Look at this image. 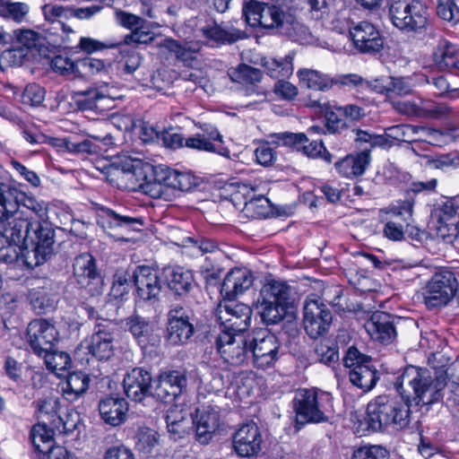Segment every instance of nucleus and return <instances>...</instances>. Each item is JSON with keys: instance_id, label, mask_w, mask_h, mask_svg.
<instances>
[{"instance_id": "f257e3e1", "label": "nucleus", "mask_w": 459, "mask_h": 459, "mask_svg": "<svg viewBox=\"0 0 459 459\" xmlns=\"http://www.w3.org/2000/svg\"><path fill=\"white\" fill-rule=\"evenodd\" d=\"M48 204L28 195L14 185L0 182V221L4 222L3 236L21 239L27 227L47 221Z\"/></svg>"}, {"instance_id": "f03ea898", "label": "nucleus", "mask_w": 459, "mask_h": 459, "mask_svg": "<svg viewBox=\"0 0 459 459\" xmlns=\"http://www.w3.org/2000/svg\"><path fill=\"white\" fill-rule=\"evenodd\" d=\"M242 13L246 22L251 27L259 25L301 45L313 42V35L308 28L280 6L252 0L244 5Z\"/></svg>"}, {"instance_id": "7ed1b4c3", "label": "nucleus", "mask_w": 459, "mask_h": 459, "mask_svg": "<svg viewBox=\"0 0 459 459\" xmlns=\"http://www.w3.org/2000/svg\"><path fill=\"white\" fill-rule=\"evenodd\" d=\"M446 377L444 374L435 376L427 368L408 366L396 377L395 390L402 398L414 402L416 405H431L443 400Z\"/></svg>"}, {"instance_id": "20e7f679", "label": "nucleus", "mask_w": 459, "mask_h": 459, "mask_svg": "<svg viewBox=\"0 0 459 459\" xmlns=\"http://www.w3.org/2000/svg\"><path fill=\"white\" fill-rule=\"evenodd\" d=\"M411 401H398L389 395H378L367 406L368 427L374 431L401 430L411 421Z\"/></svg>"}, {"instance_id": "39448f33", "label": "nucleus", "mask_w": 459, "mask_h": 459, "mask_svg": "<svg viewBox=\"0 0 459 459\" xmlns=\"http://www.w3.org/2000/svg\"><path fill=\"white\" fill-rule=\"evenodd\" d=\"M388 4L392 23L400 30L421 34L430 25L428 8L420 0H389Z\"/></svg>"}, {"instance_id": "423d86ee", "label": "nucleus", "mask_w": 459, "mask_h": 459, "mask_svg": "<svg viewBox=\"0 0 459 459\" xmlns=\"http://www.w3.org/2000/svg\"><path fill=\"white\" fill-rule=\"evenodd\" d=\"M56 230L47 221H37L27 227L21 239L5 238L15 244L22 243L24 249L30 250L36 266L45 263L55 252Z\"/></svg>"}, {"instance_id": "0eeeda50", "label": "nucleus", "mask_w": 459, "mask_h": 459, "mask_svg": "<svg viewBox=\"0 0 459 459\" xmlns=\"http://www.w3.org/2000/svg\"><path fill=\"white\" fill-rule=\"evenodd\" d=\"M101 10V6L92 4L87 7H76L55 3L46 4L41 7L42 14L46 22L52 25L56 30H60L63 43L70 41L69 35L74 30L67 22L72 18L79 20L90 19Z\"/></svg>"}, {"instance_id": "6e6552de", "label": "nucleus", "mask_w": 459, "mask_h": 459, "mask_svg": "<svg viewBox=\"0 0 459 459\" xmlns=\"http://www.w3.org/2000/svg\"><path fill=\"white\" fill-rule=\"evenodd\" d=\"M343 363L345 368H349V378L353 385L363 392H368L375 387L379 374L370 357L351 347L343 359Z\"/></svg>"}, {"instance_id": "1a4fd4ad", "label": "nucleus", "mask_w": 459, "mask_h": 459, "mask_svg": "<svg viewBox=\"0 0 459 459\" xmlns=\"http://www.w3.org/2000/svg\"><path fill=\"white\" fill-rule=\"evenodd\" d=\"M328 395L316 389H299L293 401L297 425L327 421L324 411L323 401Z\"/></svg>"}, {"instance_id": "9d476101", "label": "nucleus", "mask_w": 459, "mask_h": 459, "mask_svg": "<svg viewBox=\"0 0 459 459\" xmlns=\"http://www.w3.org/2000/svg\"><path fill=\"white\" fill-rule=\"evenodd\" d=\"M132 281L135 287L136 303L153 305L160 301L162 282L158 269L148 265L136 266L132 274Z\"/></svg>"}, {"instance_id": "9b49d317", "label": "nucleus", "mask_w": 459, "mask_h": 459, "mask_svg": "<svg viewBox=\"0 0 459 459\" xmlns=\"http://www.w3.org/2000/svg\"><path fill=\"white\" fill-rule=\"evenodd\" d=\"M215 343L221 357L230 365L239 366L250 359L249 333L222 331Z\"/></svg>"}, {"instance_id": "f8f14e48", "label": "nucleus", "mask_w": 459, "mask_h": 459, "mask_svg": "<svg viewBox=\"0 0 459 459\" xmlns=\"http://www.w3.org/2000/svg\"><path fill=\"white\" fill-rule=\"evenodd\" d=\"M250 359L255 368L265 369L278 360L280 343L277 337L266 330L249 333Z\"/></svg>"}, {"instance_id": "ddd939ff", "label": "nucleus", "mask_w": 459, "mask_h": 459, "mask_svg": "<svg viewBox=\"0 0 459 459\" xmlns=\"http://www.w3.org/2000/svg\"><path fill=\"white\" fill-rule=\"evenodd\" d=\"M97 223L106 234L117 240H125L127 233L140 231L143 227L142 218L122 215L105 207L100 209Z\"/></svg>"}, {"instance_id": "4468645a", "label": "nucleus", "mask_w": 459, "mask_h": 459, "mask_svg": "<svg viewBox=\"0 0 459 459\" xmlns=\"http://www.w3.org/2000/svg\"><path fill=\"white\" fill-rule=\"evenodd\" d=\"M186 369H166L153 379L152 397L163 403H170L186 392Z\"/></svg>"}, {"instance_id": "2eb2a0df", "label": "nucleus", "mask_w": 459, "mask_h": 459, "mask_svg": "<svg viewBox=\"0 0 459 459\" xmlns=\"http://www.w3.org/2000/svg\"><path fill=\"white\" fill-rule=\"evenodd\" d=\"M457 287V281L452 272L444 271L435 273L425 289L426 306L437 307L446 305L455 295Z\"/></svg>"}, {"instance_id": "dca6fc26", "label": "nucleus", "mask_w": 459, "mask_h": 459, "mask_svg": "<svg viewBox=\"0 0 459 459\" xmlns=\"http://www.w3.org/2000/svg\"><path fill=\"white\" fill-rule=\"evenodd\" d=\"M331 311L316 295L309 296L304 304L303 325L306 333L316 339L327 333L332 322Z\"/></svg>"}, {"instance_id": "f3484780", "label": "nucleus", "mask_w": 459, "mask_h": 459, "mask_svg": "<svg viewBox=\"0 0 459 459\" xmlns=\"http://www.w3.org/2000/svg\"><path fill=\"white\" fill-rule=\"evenodd\" d=\"M112 91L113 89L107 83L76 91L74 93L75 106L82 111L104 112L111 108L112 102L117 98Z\"/></svg>"}, {"instance_id": "a211bd4d", "label": "nucleus", "mask_w": 459, "mask_h": 459, "mask_svg": "<svg viewBox=\"0 0 459 459\" xmlns=\"http://www.w3.org/2000/svg\"><path fill=\"white\" fill-rule=\"evenodd\" d=\"M73 267L74 276L81 288L87 290L92 296L102 292V278L91 254L83 253L77 255Z\"/></svg>"}, {"instance_id": "6ab92c4d", "label": "nucleus", "mask_w": 459, "mask_h": 459, "mask_svg": "<svg viewBox=\"0 0 459 459\" xmlns=\"http://www.w3.org/2000/svg\"><path fill=\"white\" fill-rule=\"evenodd\" d=\"M216 317L220 322L221 333H245L251 322L252 309L243 303L220 306L216 311Z\"/></svg>"}, {"instance_id": "aec40b11", "label": "nucleus", "mask_w": 459, "mask_h": 459, "mask_svg": "<svg viewBox=\"0 0 459 459\" xmlns=\"http://www.w3.org/2000/svg\"><path fill=\"white\" fill-rule=\"evenodd\" d=\"M30 345L39 356L52 351L58 341V332L55 325L46 319L31 321L27 327Z\"/></svg>"}, {"instance_id": "412c9836", "label": "nucleus", "mask_w": 459, "mask_h": 459, "mask_svg": "<svg viewBox=\"0 0 459 459\" xmlns=\"http://www.w3.org/2000/svg\"><path fill=\"white\" fill-rule=\"evenodd\" d=\"M392 107L399 114L418 118H442L451 113L449 107L429 100H421L420 103L410 100L392 101Z\"/></svg>"}, {"instance_id": "4be33fe9", "label": "nucleus", "mask_w": 459, "mask_h": 459, "mask_svg": "<svg viewBox=\"0 0 459 459\" xmlns=\"http://www.w3.org/2000/svg\"><path fill=\"white\" fill-rule=\"evenodd\" d=\"M152 374L143 368L136 367L125 375L124 392L130 400L142 403L145 398L152 397Z\"/></svg>"}, {"instance_id": "5701e85b", "label": "nucleus", "mask_w": 459, "mask_h": 459, "mask_svg": "<svg viewBox=\"0 0 459 459\" xmlns=\"http://www.w3.org/2000/svg\"><path fill=\"white\" fill-rule=\"evenodd\" d=\"M195 328L190 322L189 312L181 306L170 309L168 314L166 338L170 344L179 345L187 342L193 336Z\"/></svg>"}, {"instance_id": "b1692460", "label": "nucleus", "mask_w": 459, "mask_h": 459, "mask_svg": "<svg viewBox=\"0 0 459 459\" xmlns=\"http://www.w3.org/2000/svg\"><path fill=\"white\" fill-rule=\"evenodd\" d=\"M114 325L102 319L94 326L88 350L99 360H108L114 355Z\"/></svg>"}, {"instance_id": "393cba45", "label": "nucleus", "mask_w": 459, "mask_h": 459, "mask_svg": "<svg viewBox=\"0 0 459 459\" xmlns=\"http://www.w3.org/2000/svg\"><path fill=\"white\" fill-rule=\"evenodd\" d=\"M354 47L361 53L374 54L384 48V37L378 29L368 22H360L350 29Z\"/></svg>"}, {"instance_id": "a878e982", "label": "nucleus", "mask_w": 459, "mask_h": 459, "mask_svg": "<svg viewBox=\"0 0 459 459\" xmlns=\"http://www.w3.org/2000/svg\"><path fill=\"white\" fill-rule=\"evenodd\" d=\"M437 222V234L446 239L456 236L459 226V204L453 199H448L435 208L431 213Z\"/></svg>"}, {"instance_id": "bb28decb", "label": "nucleus", "mask_w": 459, "mask_h": 459, "mask_svg": "<svg viewBox=\"0 0 459 459\" xmlns=\"http://www.w3.org/2000/svg\"><path fill=\"white\" fill-rule=\"evenodd\" d=\"M262 443L260 429L253 421L240 426L233 437V448L242 457L256 455L261 450Z\"/></svg>"}, {"instance_id": "cd10ccee", "label": "nucleus", "mask_w": 459, "mask_h": 459, "mask_svg": "<svg viewBox=\"0 0 459 459\" xmlns=\"http://www.w3.org/2000/svg\"><path fill=\"white\" fill-rule=\"evenodd\" d=\"M365 330L372 340L387 345L397 336L394 317L385 312L376 311L364 324Z\"/></svg>"}, {"instance_id": "c85d7f7f", "label": "nucleus", "mask_w": 459, "mask_h": 459, "mask_svg": "<svg viewBox=\"0 0 459 459\" xmlns=\"http://www.w3.org/2000/svg\"><path fill=\"white\" fill-rule=\"evenodd\" d=\"M272 142L278 145L301 148L303 152L309 158H318L325 151L322 141L312 140L308 144L307 134L304 133L282 132L270 135Z\"/></svg>"}, {"instance_id": "c756f323", "label": "nucleus", "mask_w": 459, "mask_h": 459, "mask_svg": "<svg viewBox=\"0 0 459 459\" xmlns=\"http://www.w3.org/2000/svg\"><path fill=\"white\" fill-rule=\"evenodd\" d=\"M431 60L437 70L453 71L458 67L459 48L446 39L441 38L433 48Z\"/></svg>"}, {"instance_id": "7c9ffc66", "label": "nucleus", "mask_w": 459, "mask_h": 459, "mask_svg": "<svg viewBox=\"0 0 459 459\" xmlns=\"http://www.w3.org/2000/svg\"><path fill=\"white\" fill-rule=\"evenodd\" d=\"M252 284L253 277L249 271L245 268H235L225 276L221 283V292L226 299L232 300L238 295L248 290Z\"/></svg>"}, {"instance_id": "2f4dec72", "label": "nucleus", "mask_w": 459, "mask_h": 459, "mask_svg": "<svg viewBox=\"0 0 459 459\" xmlns=\"http://www.w3.org/2000/svg\"><path fill=\"white\" fill-rule=\"evenodd\" d=\"M192 423L195 427V435L198 442L207 444L219 428V412L212 407L196 410V416L192 420Z\"/></svg>"}, {"instance_id": "473e14b6", "label": "nucleus", "mask_w": 459, "mask_h": 459, "mask_svg": "<svg viewBox=\"0 0 459 459\" xmlns=\"http://www.w3.org/2000/svg\"><path fill=\"white\" fill-rule=\"evenodd\" d=\"M157 180L169 188L179 191H190L197 186V178L190 172H180L168 167H158Z\"/></svg>"}, {"instance_id": "72a5a7b5", "label": "nucleus", "mask_w": 459, "mask_h": 459, "mask_svg": "<svg viewBox=\"0 0 459 459\" xmlns=\"http://www.w3.org/2000/svg\"><path fill=\"white\" fill-rule=\"evenodd\" d=\"M371 160L369 150L365 149L356 154H350L335 162L339 174L346 178H354L365 173Z\"/></svg>"}, {"instance_id": "f704fd0d", "label": "nucleus", "mask_w": 459, "mask_h": 459, "mask_svg": "<svg viewBox=\"0 0 459 459\" xmlns=\"http://www.w3.org/2000/svg\"><path fill=\"white\" fill-rule=\"evenodd\" d=\"M99 411L101 419L115 427L125 420L128 404L124 398L109 396L100 400Z\"/></svg>"}, {"instance_id": "c9c22d12", "label": "nucleus", "mask_w": 459, "mask_h": 459, "mask_svg": "<svg viewBox=\"0 0 459 459\" xmlns=\"http://www.w3.org/2000/svg\"><path fill=\"white\" fill-rule=\"evenodd\" d=\"M201 30L207 39L220 44H232L246 37L243 30L229 23L218 24L214 22L204 26Z\"/></svg>"}, {"instance_id": "e433bc0d", "label": "nucleus", "mask_w": 459, "mask_h": 459, "mask_svg": "<svg viewBox=\"0 0 459 459\" xmlns=\"http://www.w3.org/2000/svg\"><path fill=\"white\" fill-rule=\"evenodd\" d=\"M158 47L173 54L177 61L183 63L186 66H192L196 60L198 48L191 42L166 38L158 44Z\"/></svg>"}, {"instance_id": "4c0bfd02", "label": "nucleus", "mask_w": 459, "mask_h": 459, "mask_svg": "<svg viewBox=\"0 0 459 459\" xmlns=\"http://www.w3.org/2000/svg\"><path fill=\"white\" fill-rule=\"evenodd\" d=\"M162 273L168 287L178 295L188 293L193 286V274L183 267L169 266L163 269Z\"/></svg>"}, {"instance_id": "58836bf2", "label": "nucleus", "mask_w": 459, "mask_h": 459, "mask_svg": "<svg viewBox=\"0 0 459 459\" xmlns=\"http://www.w3.org/2000/svg\"><path fill=\"white\" fill-rule=\"evenodd\" d=\"M10 245L0 251V262L12 264L14 268H33L36 266L30 250L24 249L22 243L15 244L7 239Z\"/></svg>"}, {"instance_id": "ea45409f", "label": "nucleus", "mask_w": 459, "mask_h": 459, "mask_svg": "<svg viewBox=\"0 0 459 459\" xmlns=\"http://www.w3.org/2000/svg\"><path fill=\"white\" fill-rule=\"evenodd\" d=\"M291 293L292 289L287 282L273 280L263 285L259 296L278 303L287 310L290 304Z\"/></svg>"}, {"instance_id": "a19ab883", "label": "nucleus", "mask_w": 459, "mask_h": 459, "mask_svg": "<svg viewBox=\"0 0 459 459\" xmlns=\"http://www.w3.org/2000/svg\"><path fill=\"white\" fill-rule=\"evenodd\" d=\"M125 326L137 342L143 345L150 341L154 332V325L148 318L136 313L125 319Z\"/></svg>"}, {"instance_id": "79ce46f5", "label": "nucleus", "mask_w": 459, "mask_h": 459, "mask_svg": "<svg viewBox=\"0 0 459 459\" xmlns=\"http://www.w3.org/2000/svg\"><path fill=\"white\" fill-rule=\"evenodd\" d=\"M293 53L281 58L265 57L262 59V65L269 76L279 81L287 79L293 74Z\"/></svg>"}, {"instance_id": "37998d69", "label": "nucleus", "mask_w": 459, "mask_h": 459, "mask_svg": "<svg viewBox=\"0 0 459 459\" xmlns=\"http://www.w3.org/2000/svg\"><path fill=\"white\" fill-rule=\"evenodd\" d=\"M90 384V377L82 371H74L68 375L62 387L63 395L69 402L76 401L86 393Z\"/></svg>"}, {"instance_id": "c03bdc74", "label": "nucleus", "mask_w": 459, "mask_h": 459, "mask_svg": "<svg viewBox=\"0 0 459 459\" xmlns=\"http://www.w3.org/2000/svg\"><path fill=\"white\" fill-rule=\"evenodd\" d=\"M300 82L315 91H327L334 85V78L316 70L302 69L298 72Z\"/></svg>"}, {"instance_id": "a18cd8bd", "label": "nucleus", "mask_w": 459, "mask_h": 459, "mask_svg": "<svg viewBox=\"0 0 459 459\" xmlns=\"http://www.w3.org/2000/svg\"><path fill=\"white\" fill-rule=\"evenodd\" d=\"M257 308L262 321L266 325L280 323L287 313V310L278 305V303L261 296H259L257 300Z\"/></svg>"}, {"instance_id": "49530a36", "label": "nucleus", "mask_w": 459, "mask_h": 459, "mask_svg": "<svg viewBox=\"0 0 459 459\" xmlns=\"http://www.w3.org/2000/svg\"><path fill=\"white\" fill-rule=\"evenodd\" d=\"M28 299L37 314H44L55 307L56 299L46 287L30 290Z\"/></svg>"}, {"instance_id": "de8ad7c7", "label": "nucleus", "mask_w": 459, "mask_h": 459, "mask_svg": "<svg viewBox=\"0 0 459 459\" xmlns=\"http://www.w3.org/2000/svg\"><path fill=\"white\" fill-rule=\"evenodd\" d=\"M53 435V429L48 428L45 422L33 426L30 437L35 449L39 455L54 446Z\"/></svg>"}, {"instance_id": "09e8293b", "label": "nucleus", "mask_w": 459, "mask_h": 459, "mask_svg": "<svg viewBox=\"0 0 459 459\" xmlns=\"http://www.w3.org/2000/svg\"><path fill=\"white\" fill-rule=\"evenodd\" d=\"M428 129L423 126H416L412 125H397L386 129V135L400 142H417L420 141L419 134L426 132Z\"/></svg>"}, {"instance_id": "8fccbe9b", "label": "nucleus", "mask_w": 459, "mask_h": 459, "mask_svg": "<svg viewBox=\"0 0 459 459\" xmlns=\"http://www.w3.org/2000/svg\"><path fill=\"white\" fill-rule=\"evenodd\" d=\"M186 411L179 405L171 406L166 413L167 428L170 433L185 434L186 430V421H188Z\"/></svg>"}, {"instance_id": "3c124183", "label": "nucleus", "mask_w": 459, "mask_h": 459, "mask_svg": "<svg viewBox=\"0 0 459 459\" xmlns=\"http://www.w3.org/2000/svg\"><path fill=\"white\" fill-rule=\"evenodd\" d=\"M230 79L237 82L255 84L262 79V72L258 68L242 64L229 71Z\"/></svg>"}, {"instance_id": "603ef678", "label": "nucleus", "mask_w": 459, "mask_h": 459, "mask_svg": "<svg viewBox=\"0 0 459 459\" xmlns=\"http://www.w3.org/2000/svg\"><path fill=\"white\" fill-rule=\"evenodd\" d=\"M50 66L54 72L63 76L72 78L81 77L78 61L74 62L68 56L61 55L54 56L50 62Z\"/></svg>"}, {"instance_id": "864d4df0", "label": "nucleus", "mask_w": 459, "mask_h": 459, "mask_svg": "<svg viewBox=\"0 0 459 459\" xmlns=\"http://www.w3.org/2000/svg\"><path fill=\"white\" fill-rule=\"evenodd\" d=\"M41 357L45 358L47 368L56 374L67 370L72 363L70 356L65 351L52 350L44 353Z\"/></svg>"}, {"instance_id": "5fc2aeb1", "label": "nucleus", "mask_w": 459, "mask_h": 459, "mask_svg": "<svg viewBox=\"0 0 459 459\" xmlns=\"http://www.w3.org/2000/svg\"><path fill=\"white\" fill-rule=\"evenodd\" d=\"M29 13V6L24 3L7 2L0 4V16L22 22Z\"/></svg>"}, {"instance_id": "6e6d98bb", "label": "nucleus", "mask_w": 459, "mask_h": 459, "mask_svg": "<svg viewBox=\"0 0 459 459\" xmlns=\"http://www.w3.org/2000/svg\"><path fill=\"white\" fill-rule=\"evenodd\" d=\"M353 132L356 135L354 141L358 147L361 148V151L368 149L370 152L373 147L382 146L385 143V138L382 135L373 134L360 129H353Z\"/></svg>"}, {"instance_id": "4d7b16f0", "label": "nucleus", "mask_w": 459, "mask_h": 459, "mask_svg": "<svg viewBox=\"0 0 459 459\" xmlns=\"http://www.w3.org/2000/svg\"><path fill=\"white\" fill-rule=\"evenodd\" d=\"M381 92H385L387 95L394 94L398 96L409 95L412 92V89L408 80L404 78L389 77L387 82L383 86Z\"/></svg>"}, {"instance_id": "13d9d810", "label": "nucleus", "mask_w": 459, "mask_h": 459, "mask_svg": "<svg viewBox=\"0 0 459 459\" xmlns=\"http://www.w3.org/2000/svg\"><path fill=\"white\" fill-rule=\"evenodd\" d=\"M158 167L152 169V178H144V181L140 184L142 191L152 198H161L164 195L165 188H168L164 183L157 180Z\"/></svg>"}, {"instance_id": "bf43d9fd", "label": "nucleus", "mask_w": 459, "mask_h": 459, "mask_svg": "<svg viewBox=\"0 0 459 459\" xmlns=\"http://www.w3.org/2000/svg\"><path fill=\"white\" fill-rule=\"evenodd\" d=\"M45 100V90L37 83L28 84L22 95L23 104L32 107L39 106Z\"/></svg>"}, {"instance_id": "052dcab7", "label": "nucleus", "mask_w": 459, "mask_h": 459, "mask_svg": "<svg viewBox=\"0 0 459 459\" xmlns=\"http://www.w3.org/2000/svg\"><path fill=\"white\" fill-rule=\"evenodd\" d=\"M437 13L441 19L449 22L457 23L459 22V8L454 0H438Z\"/></svg>"}, {"instance_id": "680f3d73", "label": "nucleus", "mask_w": 459, "mask_h": 459, "mask_svg": "<svg viewBox=\"0 0 459 459\" xmlns=\"http://www.w3.org/2000/svg\"><path fill=\"white\" fill-rule=\"evenodd\" d=\"M339 112L333 109L325 111V128L331 134H341L348 128L347 122L342 118Z\"/></svg>"}, {"instance_id": "e2e57ef3", "label": "nucleus", "mask_w": 459, "mask_h": 459, "mask_svg": "<svg viewBox=\"0 0 459 459\" xmlns=\"http://www.w3.org/2000/svg\"><path fill=\"white\" fill-rule=\"evenodd\" d=\"M58 420L61 426L56 427L65 435L74 434L81 426V416L75 411H67L65 417H58Z\"/></svg>"}, {"instance_id": "0e129e2a", "label": "nucleus", "mask_w": 459, "mask_h": 459, "mask_svg": "<svg viewBox=\"0 0 459 459\" xmlns=\"http://www.w3.org/2000/svg\"><path fill=\"white\" fill-rule=\"evenodd\" d=\"M116 19L118 24L132 31L143 28L145 22L142 17L126 11H117Z\"/></svg>"}, {"instance_id": "69168bd1", "label": "nucleus", "mask_w": 459, "mask_h": 459, "mask_svg": "<svg viewBox=\"0 0 459 459\" xmlns=\"http://www.w3.org/2000/svg\"><path fill=\"white\" fill-rule=\"evenodd\" d=\"M315 353L316 359L320 362L328 366L335 363L339 359L338 351L335 348L330 347L323 342H319L316 345Z\"/></svg>"}, {"instance_id": "338daca9", "label": "nucleus", "mask_w": 459, "mask_h": 459, "mask_svg": "<svg viewBox=\"0 0 459 459\" xmlns=\"http://www.w3.org/2000/svg\"><path fill=\"white\" fill-rule=\"evenodd\" d=\"M22 363L18 362L11 356L5 358L3 366L4 375L15 383H19L22 380Z\"/></svg>"}, {"instance_id": "774afa93", "label": "nucleus", "mask_w": 459, "mask_h": 459, "mask_svg": "<svg viewBox=\"0 0 459 459\" xmlns=\"http://www.w3.org/2000/svg\"><path fill=\"white\" fill-rule=\"evenodd\" d=\"M222 273V268L219 264L211 260L210 257H205L204 263L201 265V273L209 284L215 282Z\"/></svg>"}]
</instances>
